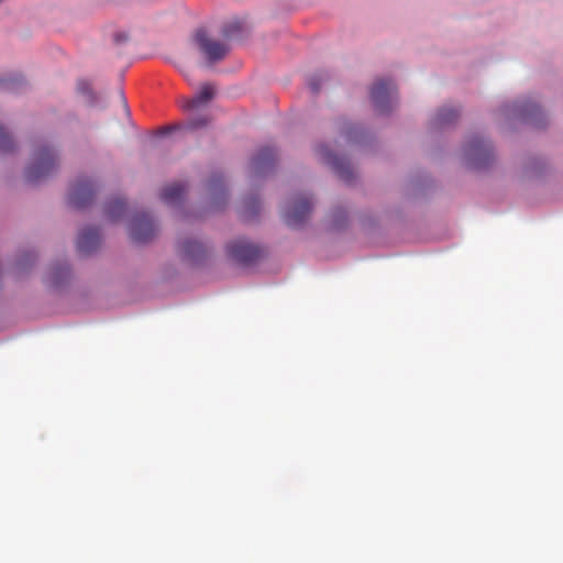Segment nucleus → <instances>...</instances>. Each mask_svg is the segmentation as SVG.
<instances>
[{"instance_id": "obj_1", "label": "nucleus", "mask_w": 563, "mask_h": 563, "mask_svg": "<svg viewBox=\"0 0 563 563\" xmlns=\"http://www.w3.org/2000/svg\"><path fill=\"white\" fill-rule=\"evenodd\" d=\"M57 166V155L48 146H37L25 170V178L30 183H37L49 176Z\"/></svg>"}, {"instance_id": "obj_2", "label": "nucleus", "mask_w": 563, "mask_h": 563, "mask_svg": "<svg viewBox=\"0 0 563 563\" xmlns=\"http://www.w3.org/2000/svg\"><path fill=\"white\" fill-rule=\"evenodd\" d=\"M467 163L474 168H484L494 157L492 144L481 136H472L463 147Z\"/></svg>"}, {"instance_id": "obj_3", "label": "nucleus", "mask_w": 563, "mask_h": 563, "mask_svg": "<svg viewBox=\"0 0 563 563\" xmlns=\"http://www.w3.org/2000/svg\"><path fill=\"white\" fill-rule=\"evenodd\" d=\"M195 41L210 65L222 60L230 51L227 43L211 38L205 30L196 32Z\"/></svg>"}, {"instance_id": "obj_4", "label": "nucleus", "mask_w": 563, "mask_h": 563, "mask_svg": "<svg viewBox=\"0 0 563 563\" xmlns=\"http://www.w3.org/2000/svg\"><path fill=\"white\" fill-rule=\"evenodd\" d=\"M312 199L307 196H297L287 206L284 219L285 222L291 228H298L302 225L309 218L312 210Z\"/></svg>"}, {"instance_id": "obj_5", "label": "nucleus", "mask_w": 563, "mask_h": 563, "mask_svg": "<svg viewBox=\"0 0 563 563\" xmlns=\"http://www.w3.org/2000/svg\"><path fill=\"white\" fill-rule=\"evenodd\" d=\"M157 232L154 220L147 213L135 214L130 224V238L134 243L150 242Z\"/></svg>"}, {"instance_id": "obj_6", "label": "nucleus", "mask_w": 563, "mask_h": 563, "mask_svg": "<svg viewBox=\"0 0 563 563\" xmlns=\"http://www.w3.org/2000/svg\"><path fill=\"white\" fill-rule=\"evenodd\" d=\"M316 152H317V155L319 156V158L324 164L329 165L341 179H343L346 183H350L353 179V177H354L353 169H352L350 163L344 157H340V156L333 154L328 148V146L323 145V144L319 145L316 148Z\"/></svg>"}, {"instance_id": "obj_7", "label": "nucleus", "mask_w": 563, "mask_h": 563, "mask_svg": "<svg viewBox=\"0 0 563 563\" xmlns=\"http://www.w3.org/2000/svg\"><path fill=\"white\" fill-rule=\"evenodd\" d=\"M396 86L391 80H377L371 89V99L379 113H386L391 109V102Z\"/></svg>"}, {"instance_id": "obj_8", "label": "nucleus", "mask_w": 563, "mask_h": 563, "mask_svg": "<svg viewBox=\"0 0 563 563\" xmlns=\"http://www.w3.org/2000/svg\"><path fill=\"white\" fill-rule=\"evenodd\" d=\"M96 186L89 178H79L70 188L68 202L76 209L89 206L95 197Z\"/></svg>"}, {"instance_id": "obj_9", "label": "nucleus", "mask_w": 563, "mask_h": 563, "mask_svg": "<svg viewBox=\"0 0 563 563\" xmlns=\"http://www.w3.org/2000/svg\"><path fill=\"white\" fill-rule=\"evenodd\" d=\"M227 253L234 262L250 264L260 256V249L243 239H236L228 243Z\"/></svg>"}, {"instance_id": "obj_10", "label": "nucleus", "mask_w": 563, "mask_h": 563, "mask_svg": "<svg viewBox=\"0 0 563 563\" xmlns=\"http://www.w3.org/2000/svg\"><path fill=\"white\" fill-rule=\"evenodd\" d=\"M101 236L97 228L84 229L77 239V251L81 255H89L100 246Z\"/></svg>"}, {"instance_id": "obj_11", "label": "nucleus", "mask_w": 563, "mask_h": 563, "mask_svg": "<svg viewBox=\"0 0 563 563\" xmlns=\"http://www.w3.org/2000/svg\"><path fill=\"white\" fill-rule=\"evenodd\" d=\"M206 189L212 207L220 208L225 203L228 194L221 175H213L207 181Z\"/></svg>"}, {"instance_id": "obj_12", "label": "nucleus", "mask_w": 563, "mask_h": 563, "mask_svg": "<svg viewBox=\"0 0 563 563\" xmlns=\"http://www.w3.org/2000/svg\"><path fill=\"white\" fill-rule=\"evenodd\" d=\"M276 158V151L271 146H264L252 158L251 165L256 174H263L274 168Z\"/></svg>"}, {"instance_id": "obj_13", "label": "nucleus", "mask_w": 563, "mask_h": 563, "mask_svg": "<svg viewBox=\"0 0 563 563\" xmlns=\"http://www.w3.org/2000/svg\"><path fill=\"white\" fill-rule=\"evenodd\" d=\"M187 192V188L184 184L175 183L165 187L161 192V199L169 206L178 205L183 201L185 195Z\"/></svg>"}, {"instance_id": "obj_14", "label": "nucleus", "mask_w": 563, "mask_h": 563, "mask_svg": "<svg viewBox=\"0 0 563 563\" xmlns=\"http://www.w3.org/2000/svg\"><path fill=\"white\" fill-rule=\"evenodd\" d=\"M179 253L189 260H199L205 253V246L197 240L186 239L178 242Z\"/></svg>"}, {"instance_id": "obj_15", "label": "nucleus", "mask_w": 563, "mask_h": 563, "mask_svg": "<svg viewBox=\"0 0 563 563\" xmlns=\"http://www.w3.org/2000/svg\"><path fill=\"white\" fill-rule=\"evenodd\" d=\"M214 96V88L210 84H205L201 86L198 93L187 102V109H195L202 104L208 103Z\"/></svg>"}, {"instance_id": "obj_16", "label": "nucleus", "mask_w": 563, "mask_h": 563, "mask_svg": "<svg viewBox=\"0 0 563 563\" xmlns=\"http://www.w3.org/2000/svg\"><path fill=\"white\" fill-rule=\"evenodd\" d=\"M245 29V23L242 20L233 19L223 25L221 34L224 38L230 40L242 34Z\"/></svg>"}, {"instance_id": "obj_17", "label": "nucleus", "mask_w": 563, "mask_h": 563, "mask_svg": "<svg viewBox=\"0 0 563 563\" xmlns=\"http://www.w3.org/2000/svg\"><path fill=\"white\" fill-rule=\"evenodd\" d=\"M125 212V202L122 199L110 200L106 206V216L110 221L120 219Z\"/></svg>"}, {"instance_id": "obj_18", "label": "nucleus", "mask_w": 563, "mask_h": 563, "mask_svg": "<svg viewBox=\"0 0 563 563\" xmlns=\"http://www.w3.org/2000/svg\"><path fill=\"white\" fill-rule=\"evenodd\" d=\"M459 112L452 108H441L434 117V125L442 126L456 120Z\"/></svg>"}, {"instance_id": "obj_19", "label": "nucleus", "mask_w": 563, "mask_h": 563, "mask_svg": "<svg viewBox=\"0 0 563 563\" xmlns=\"http://www.w3.org/2000/svg\"><path fill=\"white\" fill-rule=\"evenodd\" d=\"M518 112L526 118L541 114V109L533 102H526L518 107Z\"/></svg>"}, {"instance_id": "obj_20", "label": "nucleus", "mask_w": 563, "mask_h": 563, "mask_svg": "<svg viewBox=\"0 0 563 563\" xmlns=\"http://www.w3.org/2000/svg\"><path fill=\"white\" fill-rule=\"evenodd\" d=\"M13 148V141L8 132L0 126V152H9Z\"/></svg>"}, {"instance_id": "obj_21", "label": "nucleus", "mask_w": 563, "mask_h": 563, "mask_svg": "<svg viewBox=\"0 0 563 563\" xmlns=\"http://www.w3.org/2000/svg\"><path fill=\"white\" fill-rule=\"evenodd\" d=\"M22 84V78H8V79H0V86L3 87L5 90H14V87L16 85Z\"/></svg>"}, {"instance_id": "obj_22", "label": "nucleus", "mask_w": 563, "mask_h": 563, "mask_svg": "<svg viewBox=\"0 0 563 563\" xmlns=\"http://www.w3.org/2000/svg\"><path fill=\"white\" fill-rule=\"evenodd\" d=\"M207 123H208V120L206 118H198V119H194L190 121L189 128L197 129V128L206 125Z\"/></svg>"}, {"instance_id": "obj_23", "label": "nucleus", "mask_w": 563, "mask_h": 563, "mask_svg": "<svg viewBox=\"0 0 563 563\" xmlns=\"http://www.w3.org/2000/svg\"><path fill=\"white\" fill-rule=\"evenodd\" d=\"M308 85H309L310 89L312 90V92L317 93L319 91L320 79H318L317 77H312L309 79Z\"/></svg>"}, {"instance_id": "obj_24", "label": "nucleus", "mask_w": 563, "mask_h": 563, "mask_svg": "<svg viewBox=\"0 0 563 563\" xmlns=\"http://www.w3.org/2000/svg\"><path fill=\"white\" fill-rule=\"evenodd\" d=\"M128 38H129V36H128L125 33H122V32L117 33V34L114 35V41H115V43H118V44L123 43V42H126V41H128Z\"/></svg>"}, {"instance_id": "obj_25", "label": "nucleus", "mask_w": 563, "mask_h": 563, "mask_svg": "<svg viewBox=\"0 0 563 563\" xmlns=\"http://www.w3.org/2000/svg\"><path fill=\"white\" fill-rule=\"evenodd\" d=\"M16 265H18L19 267H21V268H22V267L24 266L23 260H19V262L16 263Z\"/></svg>"}]
</instances>
